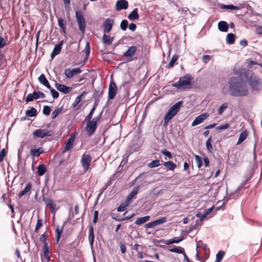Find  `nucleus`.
Returning a JSON list of instances; mask_svg holds the SVG:
<instances>
[{
	"mask_svg": "<svg viewBox=\"0 0 262 262\" xmlns=\"http://www.w3.org/2000/svg\"><path fill=\"white\" fill-rule=\"evenodd\" d=\"M40 241L42 242L43 245H45V244H47L46 242V237L45 233L41 235L40 237Z\"/></svg>",
	"mask_w": 262,
	"mask_h": 262,
	"instance_id": "obj_64",
	"label": "nucleus"
},
{
	"mask_svg": "<svg viewBox=\"0 0 262 262\" xmlns=\"http://www.w3.org/2000/svg\"><path fill=\"white\" fill-rule=\"evenodd\" d=\"M53 134L52 131L48 129H38L33 132L34 138H43L47 136H51Z\"/></svg>",
	"mask_w": 262,
	"mask_h": 262,
	"instance_id": "obj_7",
	"label": "nucleus"
},
{
	"mask_svg": "<svg viewBox=\"0 0 262 262\" xmlns=\"http://www.w3.org/2000/svg\"><path fill=\"white\" fill-rule=\"evenodd\" d=\"M51 113L50 107L48 105H45L43 108V114L46 116L50 115Z\"/></svg>",
	"mask_w": 262,
	"mask_h": 262,
	"instance_id": "obj_50",
	"label": "nucleus"
},
{
	"mask_svg": "<svg viewBox=\"0 0 262 262\" xmlns=\"http://www.w3.org/2000/svg\"><path fill=\"white\" fill-rule=\"evenodd\" d=\"M184 238L183 237H174L172 238L173 243L174 244H178L181 241L183 240Z\"/></svg>",
	"mask_w": 262,
	"mask_h": 262,
	"instance_id": "obj_60",
	"label": "nucleus"
},
{
	"mask_svg": "<svg viewBox=\"0 0 262 262\" xmlns=\"http://www.w3.org/2000/svg\"><path fill=\"white\" fill-rule=\"evenodd\" d=\"M160 165V160L158 159L154 160L148 164V167L150 168L157 167Z\"/></svg>",
	"mask_w": 262,
	"mask_h": 262,
	"instance_id": "obj_39",
	"label": "nucleus"
},
{
	"mask_svg": "<svg viewBox=\"0 0 262 262\" xmlns=\"http://www.w3.org/2000/svg\"><path fill=\"white\" fill-rule=\"evenodd\" d=\"M52 97L54 98H57L59 97V93L57 91L53 89H50Z\"/></svg>",
	"mask_w": 262,
	"mask_h": 262,
	"instance_id": "obj_53",
	"label": "nucleus"
},
{
	"mask_svg": "<svg viewBox=\"0 0 262 262\" xmlns=\"http://www.w3.org/2000/svg\"><path fill=\"white\" fill-rule=\"evenodd\" d=\"M211 56L209 55H204L202 57L203 62L205 63H207L208 61L211 59Z\"/></svg>",
	"mask_w": 262,
	"mask_h": 262,
	"instance_id": "obj_59",
	"label": "nucleus"
},
{
	"mask_svg": "<svg viewBox=\"0 0 262 262\" xmlns=\"http://www.w3.org/2000/svg\"><path fill=\"white\" fill-rule=\"evenodd\" d=\"M117 93V87L115 82L112 80L110 82L108 87V98L110 100L113 99L116 96Z\"/></svg>",
	"mask_w": 262,
	"mask_h": 262,
	"instance_id": "obj_10",
	"label": "nucleus"
},
{
	"mask_svg": "<svg viewBox=\"0 0 262 262\" xmlns=\"http://www.w3.org/2000/svg\"><path fill=\"white\" fill-rule=\"evenodd\" d=\"M230 95L234 97L247 96L249 90L243 79L239 77H232L228 81Z\"/></svg>",
	"mask_w": 262,
	"mask_h": 262,
	"instance_id": "obj_1",
	"label": "nucleus"
},
{
	"mask_svg": "<svg viewBox=\"0 0 262 262\" xmlns=\"http://www.w3.org/2000/svg\"><path fill=\"white\" fill-rule=\"evenodd\" d=\"M150 219V216L148 215L145 216L144 217L138 218L135 221V224L138 225L143 224Z\"/></svg>",
	"mask_w": 262,
	"mask_h": 262,
	"instance_id": "obj_32",
	"label": "nucleus"
},
{
	"mask_svg": "<svg viewBox=\"0 0 262 262\" xmlns=\"http://www.w3.org/2000/svg\"><path fill=\"white\" fill-rule=\"evenodd\" d=\"M235 36L234 34L233 33H229L227 34V36H226V42L230 44V45H231V44H233L234 41H235Z\"/></svg>",
	"mask_w": 262,
	"mask_h": 262,
	"instance_id": "obj_33",
	"label": "nucleus"
},
{
	"mask_svg": "<svg viewBox=\"0 0 262 262\" xmlns=\"http://www.w3.org/2000/svg\"><path fill=\"white\" fill-rule=\"evenodd\" d=\"M128 205H126V203L125 202V204L120 205L117 208V211L119 212H122L126 209V207Z\"/></svg>",
	"mask_w": 262,
	"mask_h": 262,
	"instance_id": "obj_54",
	"label": "nucleus"
},
{
	"mask_svg": "<svg viewBox=\"0 0 262 262\" xmlns=\"http://www.w3.org/2000/svg\"><path fill=\"white\" fill-rule=\"evenodd\" d=\"M228 107V105L226 103L222 104V105L219 108L217 113L219 115H222L224 111Z\"/></svg>",
	"mask_w": 262,
	"mask_h": 262,
	"instance_id": "obj_46",
	"label": "nucleus"
},
{
	"mask_svg": "<svg viewBox=\"0 0 262 262\" xmlns=\"http://www.w3.org/2000/svg\"><path fill=\"white\" fill-rule=\"evenodd\" d=\"M229 127V123H226L223 125H219L216 127V129L217 130H223L227 129Z\"/></svg>",
	"mask_w": 262,
	"mask_h": 262,
	"instance_id": "obj_51",
	"label": "nucleus"
},
{
	"mask_svg": "<svg viewBox=\"0 0 262 262\" xmlns=\"http://www.w3.org/2000/svg\"><path fill=\"white\" fill-rule=\"evenodd\" d=\"M38 80L41 84L46 86L48 89H51V85L46 78L45 74H41L38 77Z\"/></svg>",
	"mask_w": 262,
	"mask_h": 262,
	"instance_id": "obj_20",
	"label": "nucleus"
},
{
	"mask_svg": "<svg viewBox=\"0 0 262 262\" xmlns=\"http://www.w3.org/2000/svg\"><path fill=\"white\" fill-rule=\"evenodd\" d=\"M97 103H95L93 107L92 108L91 111L90 112L89 114L88 115V116L86 117L85 120H92V118L93 115V114L97 106Z\"/></svg>",
	"mask_w": 262,
	"mask_h": 262,
	"instance_id": "obj_40",
	"label": "nucleus"
},
{
	"mask_svg": "<svg viewBox=\"0 0 262 262\" xmlns=\"http://www.w3.org/2000/svg\"><path fill=\"white\" fill-rule=\"evenodd\" d=\"M128 25V21L126 19H123L121 22L120 28L123 31H125L127 28Z\"/></svg>",
	"mask_w": 262,
	"mask_h": 262,
	"instance_id": "obj_44",
	"label": "nucleus"
},
{
	"mask_svg": "<svg viewBox=\"0 0 262 262\" xmlns=\"http://www.w3.org/2000/svg\"><path fill=\"white\" fill-rule=\"evenodd\" d=\"M248 136V132L247 130L243 131L239 135L238 141L236 143V145L241 144Z\"/></svg>",
	"mask_w": 262,
	"mask_h": 262,
	"instance_id": "obj_25",
	"label": "nucleus"
},
{
	"mask_svg": "<svg viewBox=\"0 0 262 262\" xmlns=\"http://www.w3.org/2000/svg\"><path fill=\"white\" fill-rule=\"evenodd\" d=\"M6 45V40L3 37H0V49Z\"/></svg>",
	"mask_w": 262,
	"mask_h": 262,
	"instance_id": "obj_56",
	"label": "nucleus"
},
{
	"mask_svg": "<svg viewBox=\"0 0 262 262\" xmlns=\"http://www.w3.org/2000/svg\"><path fill=\"white\" fill-rule=\"evenodd\" d=\"M141 187L140 185H138L135 187L131 192L127 195L125 200L126 205H128L130 201L136 195Z\"/></svg>",
	"mask_w": 262,
	"mask_h": 262,
	"instance_id": "obj_15",
	"label": "nucleus"
},
{
	"mask_svg": "<svg viewBox=\"0 0 262 262\" xmlns=\"http://www.w3.org/2000/svg\"><path fill=\"white\" fill-rule=\"evenodd\" d=\"M101 115L102 113L99 116L94 117L92 120H88L85 130L89 136H91L95 133L97 127V123L100 119Z\"/></svg>",
	"mask_w": 262,
	"mask_h": 262,
	"instance_id": "obj_4",
	"label": "nucleus"
},
{
	"mask_svg": "<svg viewBox=\"0 0 262 262\" xmlns=\"http://www.w3.org/2000/svg\"><path fill=\"white\" fill-rule=\"evenodd\" d=\"M167 219L166 217H163L158 220L154 221L155 226H158L167 222Z\"/></svg>",
	"mask_w": 262,
	"mask_h": 262,
	"instance_id": "obj_41",
	"label": "nucleus"
},
{
	"mask_svg": "<svg viewBox=\"0 0 262 262\" xmlns=\"http://www.w3.org/2000/svg\"><path fill=\"white\" fill-rule=\"evenodd\" d=\"M225 8H226L228 9H230V10H237V9H238V7L235 6L234 5H226L225 6Z\"/></svg>",
	"mask_w": 262,
	"mask_h": 262,
	"instance_id": "obj_61",
	"label": "nucleus"
},
{
	"mask_svg": "<svg viewBox=\"0 0 262 262\" xmlns=\"http://www.w3.org/2000/svg\"><path fill=\"white\" fill-rule=\"evenodd\" d=\"M182 102L179 101L169 108L164 117V120L166 122L169 121V120L177 114L182 106Z\"/></svg>",
	"mask_w": 262,
	"mask_h": 262,
	"instance_id": "obj_5",
	"label": "nucleus"
},
{
	"mask_svg": "<svg viewBox=\"0 0 262 262\" xmlns=\"http://www.w3.org/2000/svg\"><path fill=\"white\" fill-rule=\"evenodd\" d=\"M245 77L251 90L259 92L262 90V81L257 75L252 72H248Z\"/></svg>",
	"mask_w": 262,
	"mask_h": 262,
	"instance_id": "obj_2",
	"label": "nucleus"
},
{
	"mask_svg": "<svg viewBox=\"0 0 262 262\" xmlns=\"http://www.w3.org/2000/svg\"><path fill=\"white\" fill-rule=\"evenodd\" d=\"M32 185L30 183L27 184L25 188L18 193V197L21 198L22 196L27 194L31 189Z\"/></svg>",
	"mask_w": 262,
	"mask_h": 262,
	"instance_id": "obj_30",
	"label": "nucleus"
},
{
	"mask_svg": "<svg viewBox=\"0 0 262 262\" xmlns=\"http://www.w3.org/2000/svg\"><path fill=\"white\" fill-rule=\"evenodd\" d=\"M211 142H212V136H210L207 139L206 143V148H207V150L209 152H212L213 150V148L211 144Z\"/></svg>",
	"mask_w": 262,
	"mask_h": 262,
	"instance_id": "obj_36",
	"label": "nucleus"
},
{
	"mask_svg": "<svg viewBox=\"0 0 262 262\" xmlns=\"http://www.w3.org/2000/svg\"><path fill=\"white\" fill-rule=\"evenodd\" d=\"M76 17L77 20L79 30L82 33L85 32V21L82 14L80 11L76 12Z\"/></svg>",
	"mask_w": 262,
	"mask_h": 262,
	"instance_id": "obj_8",
	"label": "nucleus"
},
{
	"mask_svg": "<svg viewBox=\"0 0 262 262\" xmlns=\"http://www.w3.org/2000/svg\"><path fill=\"white\" fill-rule=\"evenodd\" d=\"M209 117V114L207 113L202 114L195 118L192 122L191 125L192 126H196L202 123L206 119Z\"/></svg>",
	"mask_w": 262,
	"mask_h": 262,
	"instance_id": "obj_14",
	"label": "nucleus"
},
{
	"mask_svg": "<svg viewBox=\"0 0 262 262\" xmlns=\"http://www.w3.org/2000/svg\"><path fill=\"white\" fill-rule=\"evenodd\" d=\"M43 152V150L41 147L37 149H32L30 150V155L32 157H38Z\"/></svg>",
	"mask_w": 262,
	"mask_h": 262,
	"instance_id": "obj_26",
	"label": "nucleus"
},
{
	"mask_svg": "<svg viewBox=\"0 0 262 262\" xmlns=\"http://www.w3.org/2000/svg\"><path fill=\"white\" fill-rule=\"evenodd\" d=\"M75 139V136L74 134H72L70 136V137L68 138L66 144L63 148V152L68 151L73 147Z\"/></svg>",
	"mask_w": 262,
	"mask_h": 262,
	"instance_id": "obj_17",
	"label": "nucleus"
},
{
	"mask_svg": "<svg viewBox=\"0 0 262 262\" xmlns=\"http://www.w3.org/2000/svg\"><path fill=\"white\" fill-rule=\"evenodd\" d=\"M6 150L5 148H3L0 151V162H2L4 160Z\"/></svg>",
	"mask_w": 262,
	"mask_h": 262,
	"instance_id": "obj_58",
	"label": "nucleus"
},
{
	"mask_svg": "<svg viewBox=\"0 0 262 262\" xmlns=\"http://www.w3.org/2000/svg\"><path fill=\"white\" fill-rule=\"evenodd\" d=\"M195 162L197 164L198 167L200 168L202 166L203 164L202 159V158L198 156V155H195L194 156Z\"/></svg>",
	"mask_w": 262,
	"mask_h": 262,
	"instance_id": "obj_45",
	"label": "nucleus"
},
{
	"mask_svg": "<svg viewBox=\"0 0 262 262\" xmlns=\"http://www.w3.org/2000/svg\"><path fill=\"white\" fill-rule=\"evenodd\" d=\"M63 44V41H60L59 43L55 45L53 50L51 53V57L53 59L57 55H58L61 52L62 49V46Z\"/></svg>",
	"mask_w": 262,
	"mask_h": 262,
	"instance_id": "obj_18",
	"label": "nucleus"
},
{
	"mask_svg": "<svg viewBox=\"0 0 262 262\" xmlns=\"http://www.w3.org/2000/svg\"><path fill=\"white\" fill-rule=\"evenodd\" d=\"M114 40V37H111L110 35H106V33H104L103 37H102V41L104 43H105L107 45H111Z\"/></svg>",
	"mask_w": 262,
	"mask_h": 262,
	"instance_id": "obj_28",
	"label": "nucleus"
},
{
	"mask_svg": "<svg viewBox=\"0 0 262 262\" xmlns=\"http://www.w3.org/2000/svg\"><path fill=\"white\" fill-rule=\"evenodd\" d=\"M62 232V228H59V227H57L55 229V234H56V239L57 242H59L60 235Z\"/></svg>",
	"mask_w": 262,
	"mask_h": 262,
	"instance_id": "obj_42",
	"label": "nucleus"
},
{
	"mask_svg": "<svg viewBox=\"0 0 262 262\" xmlns=\"http://www.w3.org/2000/svg\"><path fill=\"white\" fill-rule=\"evenodd\" d=\"M161 152L164 155H165V156H167V157H168L169 159H171L172 157L171 152L170 151H169L168 150H167V149H163L161 151Z\"/></svg>",
	"mask_w": 262,
	"mask_h": 262,
	"instance_id": "obj_52",
	"label": "nucleus"
},
{
	"mask_svg": "<svg viewBox=\"0 0 262 262\" xmlns=\"http://www.w3.org/2000/svg\"><path fill=\"white\" fill-rule=\"evenodd\" d=\"M82 71L79 68H75L72 69H67L64 70V74L67 78H71L75 75L80 74Z\"/></svg>",
	"mask_w": 262,
	"mask_h": 262,
	"instance_id": "obj_12",
	"label": "nucleus"
},
{
	"mask_svg": "<svg viewBox=\"0 0 262 262\" xmlns=\"http://www.w3.org/2000/svg\"><path fill=\"white\" fill-rule=\"evenodd\" d=\"M192 77L189 74H186L180 78L179 80L172 84V85L179 89H186L191 85Z\"/></svg>",
	"mask_w": 262,
	"mask_h": 262,
	"instance_id": "obj_3",
	"label": "nucleus"
},
{
	"mask_svg": "<svg viewBox=\"0 0 262 262\" xmlns=\"http://www.w3.org/2000/svg\"><path fill=\"white\" fill-rule=\"evenodd\" d=\"M114 24V20L112 18H108L105 19L103 23V31L105 33H109L112 29Z\"/></svg>",
	"mask_w": 262,
	"mask_h": 262,
	"instance_id": "obj_11",
	"label": "nucleus"
},
{
	"mask_svg": "<svg viewBox=\"0 0 262 262\" xmlns=\"http://www.w3.org/2000/svg\"><path fill=\"white\" fill-rule=\"evenodd\" d=\"M61 108H56L52 113V118L55 119L56 118L59 114L61 112Z\"/></svg>",
	"mask_w": 262,
	"mask_h": 262,
	"instance_id": "obj_47",
	"label": "nucleus"
},
{
	"mask_svg": "<svg viewBox=\"0 0 262 262\" xmlns=\"http://www.w3.org/2000/svg\"><path fill=\"white\" fill-rule=\"evenodd\" d=\"M84 51L86 53V55L88 56H89L90 52V46L89 42H86V44L85 45V48H84Z\"/></svg>",
	"mask_w": 262,
	"mask_h": 262,
	"instance_id": "obj_57",
	"label": "nucleus"
},
{
	"mask_svg": "<svg viewBox=\"0 0 262 262\" xmlns=\"http://www.w3.org/2000/svg\"><path fill=\"white\" fill-rule=\"evenodd\" d=\"M138 10L137 8H135L128 15V18L130 20H135L139 18L138 14Z\"/></svg>",
	"mask_w": 262,
	"mask_h": 262,
	"instance_id": "obj_23",
	"label": "nucleus"
},
{
	"mask_svg": "<svg viewBox=\"0 0 262 262\" xmlns=\"http://www.w3.org/2000/svg\"><path fill=\"white\" fill-rule=\"evenodd\" d=\"M94 238V228L93 226H91L89 229V239L91 247L93 246Z\"/></svg>",
	"mask_w": 262,
	"mask_h": 262,
	"instance_id": "obj_27",
	"label": "nucleus"
},
{
	"mask_svg": "<svg viewBox=\"0 0 262 262\" xmlns=\"http://www.w3.org/2000/svg\"><path fill=\"white\" fill-rule=\"evenodd\" d=\"M178 56L177 55L175 54V55H173L170 61L169 62V63L168 64V67L169 68H172L173 66L174 63L178 60Z\"/></svg>",
	"mask_w": 262,
	"mask_h": 262,
	"instance_id": "obj_43",
	"label": "nucleus"
},
{
	"mask_svg": "<svg viewBox=\"0 0 262 262\" xmlns=\"http://www.w3.org/2000/svg\"><path fill=\"white\" fill-rule=\"evenodd\" d=\"M164 166L167 168V169L171 171H173L177 167V165L173 162L171 161L165 162L163 163Z\"/></svg>",
	"mask_w": 262,
	"mask_h": 262,
	"instance_id": "obj_29",
	"label": "nucleus"
},
{
	"mask_svg": "<svg viewBox=\"0 0 262 262\" xmlns=\"http://www.w3.org/2000/svg\"><path fill=\"white\" fill-rule=\"evenodd\" d=\"M128 2L125 0L118 1L116 5V9L117 10H121L122 9H126L128 8Z\"/></svg>",
	"mask_w": 262,
	"mask_h": 262,
	"instance_id": "obj_19",
	"label": "nucleus"
},
{
	"mask_svg": "<svg viewBox=\"0 0 262 262\" xmlns=\"http://www.w3.org/2000/svg\"><path fill=\"white\" fill-rule=\"evenodd\" d=\"M42 200L46 204V206L50 207L51 212L53 213H55L57 211V209H56V205L54 201L49 198L45 197L43 198Z\"/></svg>",
	"mask_w": 262,
	"mask_h": 262,
	"instance_id": "obj_13",
	"label": "nucleus"
},
{
	"mask_svg": "<svg viewBox=\"0 0 262 262\" xmlns=\"http://www.w3.org/2000/svg\"><path fill=\"white\" fill-rule=\"evenodd\" d=\"M225 254L224 251L220 250L216 255V260L214 262H221Z\"/></svg>",
	"mask_w": 262,
	"mask_h": 262,
	"instance_id": "obj_38",
	"label": "nucleus"
},
{
	"mask_svg": "<svg viewBox=\"0 0 262 262\" xmlns=\"http://www.w3.org/2000/svg\"><path fill=\"white\" fill-rule=\"evenodd\" d=\"M43 252L44 257L47 259V262H49L51 256V253L49 251L48 244H45V245H43Z\"/></svg>",
	"mask_w": 262,
	"mask_h": 262,
	"instance_id": "obj_22",
	"label": "nucleus"
},
{
	"mask_svg": "<svg viewBox=\"0 0 262 262\" xmlns=\"http://www.w3.org/2000/svg\"><path fill=\"white\" fill-rule=\"evenodd\" d=\"M55 86L57 90L63 94H68L72 90V88L67 85L56 83Z\"/></svg>",
	"mask_w": 262,
	"mask_h": 262,
	"instance_id": "obj_16",
	"label": "nucleus"
},
{
	"mask_svg": "<svg viewBox=\"0 0 262 262\" xmlns=\"http://www.w3.org/2000/svg\"><path fill=\"white\" fill-rule=\"evenodd\" d=\"M99 213L97 210H95L94 211V219H93V223H96L97 222L98 217Z\"/></svg>",
	"mask_w": 262,
	"mask_h": 262,
	"instance_id": "obj_63",
	"label": "nucleus"
},
{
	"mask_svg": "<svg viewBox=\"0 0 262 262\" xmlns=\"http://www.w3.org/2000/svg\"><path fill=\"white\" fill-rule=\"evenodd\" d=\"M47 171V168L44 165L39 164L37 167V173L38 176H42Z\"/></svg>",
	"mask_w": 262,
	"mask_h": 262,
	"instance_id": "obj_34",
	"label": "nucleus"
},
{
	"mask_svg": "<svg viewBox=\"0 0 262 262\" xmlns=\"http://www.w3.org/2000/svg\"><path fill=\"white\" fill-rule=\"evenodd\" d=\"M45 97L46 95L40 91H34L33 93H30L27 95L25 101L26 102H29L33 101L34 99L45 98Z\"/></svg>",
	"mask_w": 262,
	"mask_h": 262,
	"instance_id": "obj_9",
	"label": "nucleus"
},
{
	"mask_svg": "<svg viewBox=\"0 0 262 262\" xmlns=\"http://www.w3.org/2000/svg\"><path fill=\"white\" fill-rule=\"evenodd\" d=\"M42 226V221L41 219H38L37 220V224H36L34 231L35 232H38V230L40 228V227Z\"/></svg>",
	"mask_w": 262,
	"mask_h": 262,
	"instance_id": "obj_49",
	"label": "nucleus"
},
{
	"mask_svg": "<svg viewBox=\"0 0 262 262\" xmlns=\"http://www.w3.org/2000/svg\"><path fill=\"white\" fill-rule=\"evenodd\" d=\"M92 160V157L90 154L84 153L82 155L80 163L84 172L89 169Z\"/></svg>",
	"mask_w": 262,
	"mask_h": 262,
	"instance_id": "obj_6",
	"label": "nucleus"
},
{
	"mask_svg": "<svg viewBox=\"0 0 262 262\" xmlns=\"http://www.w3.org/2000/svg\"><path fill=\"white\" fill-rule=\"evenodd\" d=\"M128 28L132 31H135L137 28V26L135 24L132 23L129 25Z\"/></svg>",
	"mask_w": 262,
	"mask_h": 262,
	"instance_id": "obj_62",
	"label": "nucleus"
},
{
	"mask_svg": "<svg viewBox=\"0 0 262 262\" xmlns=\"http://www.w3.org/2000/svg\"><path fill=\"white\" fill-rule=\"evenodd\" d=\"M82 94H81V95H80L78 96L76 98V99H75V100L74 102H73V103L72 104V106H73V107H76V106H77V105H78V104L80 102V101H81V97H82Z\"/></svg>",
	"mask_w": 262,
	"mask_h": 262,
	"instance_id": "obj_48",
	"label": "nucleus"
},
{
	"mask_svg": "<svg viewBox=\"0 0 262 262\" xmlns=\"http://www.w3.org/2000/svg\"><path fill=\"white\" fill-rule=\"evenodd\" d=\"M111 184H112L111 180L107 181V182L106 183V184L104 185V186H103V187L101 188V193H102L104 190H105L107 188V187L109 186H110Z\"/></svg>",
	"mask_w": 262,
	"mask_h": 262,
	"instance_id": "obj_55",
	"label": "nucleus"
},
{
	"mask_svg": "<svg viewBox=\"0 0 262 262\" xmlns=\"http://www.w3.org/2000/svg\"><path fill=\"white\" fill-rule=\"evenodd\" d=\"M26 115L28 117H34L37 115V111L35 108L31 107L29 110H27Z\"/></svg>",
	"mask_w": 262,
	"mask_h": 262,
	"instance_id": "obj_37",
	"label": "nucleus"
},
{
	"mask_svg": "<svg viewBox=\"0 0 262 262\" xmlns=\"http://www.w3.org/2000/svg\"><path fill=\"white\" fill-rule=\"evenodd\" d=\"M58 23L59 26L61 28L62 32H63V33L66 34L67 26V23L66 21L63 19L60 18L58 19Z\"/></svg>",
	"mask_w": 262,
	"mask_h": 262,
	"instance_id": "obj_31",
	"label": "nucleus"
},
{
	"mask_svg": "<svg viewBox=\"0 0 262 262\" xmlns=\"http://www.w3.org/2000/svg\"><path fill=\"white\" fill-rule=\"evenodd\" d=\"M169 251L171 252H174L183 254H184L185 253L184 248L181 247H175L173 248L170 249Z\"/></svg>",
	"mask_w": 262,
	"mask_h": 262,
	"instance_id": "obj_35",
	"label": "nucleus"
},
{
	"mask_svg": "<svg viewBox=\"0 0 262 262\" xmlns=\"http://www.w3.org/2000/svg\"><path fill=\"white\" fill-rule=\"evenodd\" d=\"M137 48L135 46H131L124 53L123 55L126 57H132L136 53Z\"/></svg>",
	"mask_w": 262,
	"mask_h": 262,
	"instance_id": "obj_21",
	"label": "nucleus"
},
{
	"mask_svg": "<svg viewBox=\"0 0 262 262\" xmlns=\"http://www.w3.org/2000/svg\"><path fill=\"white\" fill-rule=\"evenodd\" d=\"M218 29L221 32H227L228 29V25L226 21H220L218 23Z\"/></svg>",
	"mask_w": 262,
	"mask_h": 262,
	"instance_id": "obj_24",
	"label": "nucleus"
}]
</instances>
